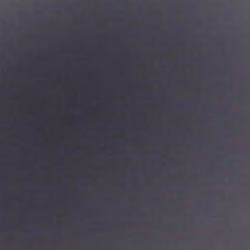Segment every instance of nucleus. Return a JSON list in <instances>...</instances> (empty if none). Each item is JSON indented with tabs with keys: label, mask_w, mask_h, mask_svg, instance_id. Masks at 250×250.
<instances>
[{
	"label": "nucleus",
	"mask_w": 250,
	"mask_h": 250,
	"mask_svg": "<svg viewBox=\"0 0 250 250\" xmlns=\"http://www.w3.org/2000/svg\"><path fill=\"white\" fill-rule=\"evenodd\" d=\"M203 42L202 40V25H201V42H200V100H201V111H200V125H201V130H200V151L201 154L202 152V146H203V133L202 131V125H203V109L202 107V101L203 99V96L202 95V91H203V87L202 86V83L203 82V66H202V61H203V48L202 45Z\"/></svg>",
	"instance_id": "obj_1"
},
{
	"label": "nucleus",
	"mask_w": 250,
	"mask_h": 250,
	"mask_svg": "<svg viewBox=\"0 0 250 250\" xmlns=\"http://www.w3.org/2000/svg\"><path fill=\"white\" fill-rule=\"evenodd\" d=\"M202 157H201V173L202 172Z\"/></svg>",
	"instance_id": "obj_2"
},
{
	"label": "nucleus",
	"mask_w": 250,
	"mask_h": 250,
	"mask_svg": "<svg viewBox=\"0 0 250 250\" xmlns=\"http://www.w3.org/2000/svg\"><path fill=\"white\" fill-rule=\"evenodd\" d=\"M200 181H201V184H202V175H201V179H200Z\"/></svg>",
	"instance_id": "obj_3"
},
{
	"label": "nucleus",
	"mask_w": 250,
	"mask_h": 250,
	"mask_svg": "<svg viewBox=\"0 0 250 250\" xmlns=\"http://www.w3.org/2000/svg\"><path fill=\"white\" fill-rule=\"evenodd\" d=\"M246 124H248V120L246 121Z\"/></svg>",
	"instance_id": "obj_4"
}]
</instances>
